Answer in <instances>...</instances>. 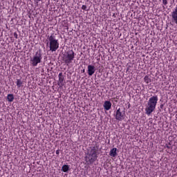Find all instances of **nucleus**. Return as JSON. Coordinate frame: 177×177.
I'll return each mask as SVG.
<instances>
[{
	"label": "nucleus",
	"instance_id": "obj_1",
	"mask_svg": "<svg viewBox=\"0 0 177 177\" xmlns=\"http://www.w3.org/2000/svg\"><path fill=\"white\" fill-rule=\"evenodd\" d=\"M98 156L99 151L97 149V147H90V150L87 151V154L84 157V160L86 162H87L88 165H91L97 160Z\"/></svg>",
	"mask_w": 177,
	"mask_h": 177
},
{
	"label": "nucleus",
	"instance_id": "obj_2",
	"mask_svg": "<svg viewBox=\"0 0 177 177\" xmlns=\"http://www.w3.org/2000/svg\"><path fill=\"white\" fill-rule=\"evenodd\" d=\"M158 102V95H153L149 98L147 106L145 108V113L147 115H150L151 113H153V111L156 110Z\"/></svg>",
	"mask_w": 177,
	"mask_h": 177
},
{
	"label": "nucleus",
	"instance_id": "obj_3",
	"mask_svg": "<svg viewBox=\"0 0 177 177\" xmlns=\"http://www.w3.org/2000/svg\"><path fill=\"white\" fill-rule=\"evenodd\" d=\"M48 39L49 43H47V45H49L50 52H56L59 49V40L56 39L53 33L48 36Z\"/></svg>",
	"mask_w": 177,
	"mask_h": 177
},
{
	"label": "nucleus",
	"instance_id": "obj_4",
	"mask_svg": "<svg viewBox=\"0 0 177 177\" xmlns=\"http://www.w3.org/2000/svg\"><path fill=\"white\" fill-rule=\"evenodd\" d=\"M74 59H75V53L73 50H68L63 57V61L66 66L71 64Z\"/></svg>",
	"mask_w": 177,
	"mask_h": 177
},
{
	"label": "nucleus",
	"instance_id": "obj_5",
	"mask_svg": "<svg viewBox=\"0 0 177 177\" xmlns=\"http://www.w3.org/2000/svg\"><path fill=\"white\" fill-rule=\"evenodd\" d=\"M42 61V53L41 51H37L35 53V55L30 58V64L33 66V67H37L39 63Z\"/></svg>",
	"mask_w": 177,
	"mask_h": 177
},
{
	"label": "nucleus",
	"instance_id": "obj_6",
	"mask_svg": "<svg viewBox=\"0 0 177 177\" xmlns=\"http://www.w3.org/2000/svg\"><path fill=\"white\" fill-rule=\"evenodd\" d=\"M115 120H117L118 121H121L122 120H124L125 118V113L121 112V109H118L116 111V113H115Z\"/></svg>",
	"mask_w": 177,
	"mask_h": 177
},
{
	"label": "nucleus",
	"instance_id": "obj_7",
	"mask_svg": "<svg viewBox=\"0 0 177 177\" xmlns=\"http://www.w3.org/2000/svg\"><path fill=\"white\" fill-rule=\"evenodd\" d=\"M95 71H96V68H95V66L93 65L88 66L87 73L90 77L95 74Z\"/></svg>",
	"mask_w": 177,
	"mask_h": 177
},
{
	"label": "nucleus",
	"instance_id": "obj_8",
	"mask_svg": "<svg viewBox=\"0 0 177 177\" xmlns=\"http://www.w3.org/2000/svg\"><path fill=\"white\" fill-rule=\"evenodd\" d=\"M58 86H63V85H64V84L63 82H64V76L63 75V73H59L58 75Z\"/></svg>",
	"mask_w": 177,
	"mask_h": 177
},
{
	"label": "nucleus",
	"instance_id": "obj_9",
	"mask_svg": "<svg viewBox=\"0 0 177 177\" xmlns=\"http://www.w3.org/2000/svg\"><path fill=\"white\" fill-rule=\"evenodd\" d=\"M104 109L106 111H109L111 109V102L110 101H105L104 103Z\"/></svg>",
	"mask_w": 177,
	"mask_h": 177
},
{
	"label": "nucleus",
	"instance_id": "obj_10",
	"mask_svg": "<svg viewBox=\"0 0 177 177\" xmlns=\"http://www.w3.org/2000/svg\"><path fill=\"white\" fill-rule=\"evenodd\" d=\"M111 157H117V148H113L109 152Z\"/></svg>",
	"mask_w": 177,
	"mask_h": 177
},
{
	"label": "nucleus",
	"instance_id": "obj_11",
	"mask_svg": "<svg viewBox=\"0 0 177 177\" xmlns=\"http://www.w3.org/2000/svg\"><path fill=\"white\" fill-rule=\"evenodd\" d=\"M7 100L10 103H12V102H13V100H15V95L13 94H8Z\"/></svg>",
	"mask_w": 177,
	"mask_h": 177
},
{
	"label": "nucleus",
	"instance_id": "obj_12",
	"mask_svg": "<svg viewBox=\"0 0 177 177\" xmlns=\"http://www.w3.org/2000/svg\"><path fill=\"white\" fill-rule=\"evenodd\" d=\"M69 169H70V167H68V165H64L62 167V172H68Z\"/></svg>",
	"mask_w": 177,
	"mask_h": 177
},
{
	"label": "nucleus",
	"instance_id": "obj_13",
	"mask_svg": "<svg viewBox=\"0 0 177 177\" xmlns=\"http://www.w3.org/2000/svg\"><path fill=\"white\" fill-rule=\"evenodd\" d=\"M21 85H23V82L20 79L17 80V88H21Z\"/></svg>",
	"mask_w": 177,
	"mask_h": 177
},
{
	"label": "nucleus",
	"instance_id": "obj_14",
	"mask_svg": "<svg viewBox=\"0 0 177 177\" xmlns=\"http://www.w3.org/2000/svg\"><path fill=\"white\" fill-rule=\"evenodd\" d=\"M144 81H145V84H149V82H151V80L150 78H149L148 75L145 76Z\"/></svg>",
	"mask_w": 177,
	"mask_h": 177
},
{
	"label": "nucleus",
	"instance_id": "obj_15",
	"mask_svg": "<svg viewBox=\"0 0 177 177\" xmlns=\"http://www.w3.org/2000/svg\"><path fill=\"white\" fill-rule=\"evenodd\" d=\"M162 3H163V5H168V1H167V0H162Z\"/></svg>",
	"mask_w": 177,
	"mask_h": 177
},
{
	"label": "nucleus",
	"instance_id": "obj_16",
	"mask_svg": "<svg viewBox=\"0 0 177 177\" xmlns=\"http://www.w3.org/2000/svg\"><path fill=\"white\" fill-rule=\"evenodd\" d=\"M82 10H86V5H83L82 6Z\"/></svg>",
	"mask_w": 177,
	"mask_h": 177
},
{
	"label": "nucleus",
	"instance_id": "obj_17",
	"mask_svg": "<svg viewBox=\"0 0 177 177\" xmlns=\"http://www.w3.org/2000/svg\"><path fill=\"white\" fill-rule=\"evenodd\" d=\"M14 37H15V38H16V39H17V38H19V35H17V32L14 33Z\"/></svg>",
	"mask_w": 177,
	"mask_h": 177
},
{
	"label": "nucleus",
	"instance_id": "obj_18",
	"mask_svg": "<svg viewBox=\"0 0 177 177\" xmlns=\"http://www.w3.org/2000/svg\"><path fill=\"white\" fill-rule=\"evenodd\" d=\"M55 153H56V154L59 155L60 152H59V150H57V151H55Z\"/></svg>",
	"mask_w": 177,
	"mask_h": 177
},
{
	"label": "nucleus",
	"instance_id": "obj_19",
	"mask_svg": "<svg viewBox=\"0 0 177 177\" xmlns=\"http://www.w3.org/2000/svg\"><path fill=\"white\" fill-rule=\"evenodd\" d=\"M37 1V2H39L41 1V0H35V2Z\"/></svg>",
	"mask_w": 177,
	"mask_h": 177
},
{
	"label": "nucleus",
	"instance_id": "obj_20",
	"mask_svg": "<svg viewBox=\"0 0 177 177\" xmlns=\"http://www.w3.org/2000/svg\"><path fill=\"white\" fill-rule=\"evenodd\" d=\"M162 107H164V105L161 104L160 105V109H162Z\"/></svg>",
	"mask_w": 177,
	"mask_h": 177
},
{
	"label": "nucleus",
	"instance_id": "obj_21",
	"mask_svg": "<svg viewBox=\"0 0 177 177\" xmlns=\"http://www.w3.org/2000/svg\"><path fill=\"white\" fill-rule=\"evenodd\" d=\"M83 73H85V69L83 70Z\"/></svg>",
	"mask_w": 177,
	"mask_h": 177
}]
</instances>
